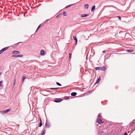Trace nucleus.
Segmentation results:
<instances>
[{"instance_id": "obj_1", "label": "nucleus", "mask_w": 135, "mask_h": 135, "mask_svg": "<svg viewBox=\"0 0 135 135\" xmlns=\"http://www.w3.org/2000/svg\"><path fill=\"white\" fill-rule=\"evenodd\" d=\"M96 70H101L103 71H104L106 69V68L105 66H103L102 67H97L95 68Z\"/></svg>"}, {"instance_id": "obj_2", "label": "nucleus", "mask_w": 135, "mask_h": 135, "mask_svg": "<svg viewBox=\"0 0 135 135\" xmlns=\"http://www.w3.org/2000/svg\"><path fill=\"white\" fill-rule=\"evenodd\" d=\"M63 99L61 98H56L54 101L56 102H59L62 101Z\"/></svg>"}, {"instance_id": "obj_3", "label": "nucleus", "mask_w": 135, "mask_h": 135, "mask_svg": "<svg viewBox=\"0 0 135 135\" xmlns=\"http://www.w3.org/2000/svg\"><path fill=\"white\" fill-rule=\"evenodd\" d=\"M97 122L100 124H102L104 123V122L102 121V120H101L99 118H98L97 119Z\"/></svg>"}, {"instance_id": "obj_4", "label": "nucleus", "mask_w": 135, "mask_h": 135, "mask_svg": "<svg viewBox=\"0 0 135 135\" xmlns=\"http://www.w3.org/2000/svg\"><path fill=\"white\" fill-rule=\"evenodd\" d=\"M8 48V47H6L2 49L0 51V53L1 54L4 51L7 50Z\"/></svg>"}, {"instance_id": "obj_5", "label": "nucleus", "mask_w": 135, "mask_h": 135, "mask_svg": "<svg viewBox=\"0 0 135 135\" xmlns=\"http://www.w3.org/2000/svg\"><path fill=\"white\" fill-rule=\"evenodd\" d=\"M134 124H135V119L131 123L129 124V126L130 127H132L134 126Z\"/></svg>"}, {"instance_id": "obj_6", "label": "nucleus", "mask_w": 135, "mask_h": 135, "mask_svg": "<svg viewBox=\"0 0 135 135\" xmlns=\"http://www.w3.org/2000/svg\"><path fill=\"white\" fill-rule=\"evenodd\" d=\"M20 53L19 51H17L16 50H14L12 52V54H17Z\"/></svg>"}, {"instance_id": "obj_7", "label": "nucleus", "mask_w": 135, "mask_h": 135, "mask_svg": "<svg viewBox=\"0 0 135 135\" xmlns=\"http://www.w3.org/2000/svg\"><path fill=\"white\" fill-rule=\"evenodd\" d=\"M41 55H44L45 54V51L43 50H41L40 51Z\"/></svg>"}, {"instance_id": "obj_8", "label": "nucleus", "mask_w": 135, "mask_h": 135, "mask_svg": "<svg viewBox=\"0 0 135 135\" xmlns=\"http://www.w3.org/2000/svg\"><path fill=\"white\" fill-rule=\"evenodd\" d=\"M45 125L48 128L49 127H50V124L47 122H46Z\"/></svg>"}, {"instance_id": "obj_9", "label": "nucleus", "mask_w": 135, "mask_h": 135, "mask_svg": "<svg viewBox=\"0 0 135 135\" xmlns=\"http://www.w3.org/2000/svg\"><path fill=\"white\" fill-rule=\"evenodd\" d=\"M77 94V93L76 92H73L71 93V95L72 96H75Z\"/></svg>"}, {"instance_id": "obj_10", "label": "nucleus", "mask_w": 135, "mask_h": 135, "mask_svg": "<svg viewBox=\"0 0 135 135\" xmlns=\"http://www.w3.org/2000/svg\"><path fill=\"white\" fill-rule=\"evenodd\" d=\"M89 14H83V15H81V17H86V16H89Z\"/></svg>"}, {"instance_id": "obj_11", "label": "nucleus", "mask_w": 135, "mask_h": 135, "mask_svg": "<svg viewBox=\"0 0 135 135\" xmlns=\"http://www.w3.org/2000/svg\"><path fill=\"white\" fill-rule=\"evenodd\" d=\"M100 77L98 78V79L97 80V81L95 83L96 84H97L98 83H99V81H100Z\"/></svg>"}, {"instance_id": "obj_12", "label": "nucleus", "mask_w": 135, "mask_h": 135, "mask_svg": "<svg viewBox=\"0 0 135 135\" xmlns=\"http://www.w3.org/2000/svg\"><path fill=\"white\" fill-rule=\"evenodd\" d=\"M26 77L25 76H24L22 77V83H23V82L24 81L25 79H26Z\"/></svg>"}, {"instance_id": "obj_13", "label": "nucleus", "mask_w": 135, "mask_h": 135, "mask_svg": "<svg viewBox=\"0 0 135 135\" xmlns=\"http://www.w3.org/2000/svg\"><path fill=\"white\" fill-rule=\"evenodd\" d=\"M41 24H40L39 26H38V27H37L36 31V32H37V31L41 27Z\"/></svg>"}, {"instance_id": "obj_14", "label": "nucleus", "mask_w": 135, "mask_h": 135, "mask_svg": "<svg viewBox=\"0 0 135 135\" xmlns=\"http://www.w3.org/2000/svg\"><path fill=\"white\" fill-rule=\"evenodd\" d=\"M95 9V5H94L92 6V8L91 9V11H93Z\"/></svg>"}, {"instance_id": "obj_15", "label": "nucleus", "mask_w": 135, "mask_h": 135, "mask_svg": "<svg viewBox=\"0 0 135 135\" xmlns=\"http://www.w3.org/2000/svg\"><path fill=\"white\" fill-rule=\"evenodd\" d=\"M126 51L128 52H132L133 51V50L132 49L130 50H127Z\"/></svg>"}, {"instance_id": "obj_16", "label": "nucleus", "mask_w": 135, "mask_h": 135, "mask_svg": "<svg viewBox=\"0 0 135 135\" xmlns=\"http://www.w3.org/2000/svg\"><path fill=\"white\" fill-rule=\"evenodd\" d=\"M73 38L75 40L76 42H77V40L76 37L73 36Z\"/></svg>"}, {"instance_id": "obj_17", "label": "nucleus", "mask_w": 135, "mask_h": 135, "mask_svg": "<svg viewBox=\"0 0 135 135\" xmlns=\"http://www.w3.org/2000/svg\"><path fill=\"white\" fill-rule=\"evenodd\" d=\"M88 4H85L84 5V7L85 8H86V9H88Z\"/></svg>"}, {"instance_id": "obj_18", "label": "nucleus", "mask_w": 135, "mask_h": 135, "mask_svg": "<svg viewBox=\"0 0 135 135\" xmlns=\"http://www.w3.org/2000/svg\"><path fill=\"white\" fill-rule=\"evenodd\" d=\"M45 130H44L43 132H42V133H41V135H44L45 133Z\"/></svg>"}, {"instance_id": "obj_19", "label": "nucleus", "mask_w": 135, "mask_h": 135, "mask_svg": "<svg viewBox=\"0 0 135 135\" xmlns=\"http://www.w3.org/2000/svg\"><path fill=\"white\" fill-rule=\"evenodd\" d=\"M17 57H22L23 56L22 55H19L16 56Z\"/></svg>"}, {"instance_id": "obj_20", "label": "nucleus", "mask_w": 135, "mask_h": 135, "mask_svg": "<svg viewBox=\"0 0 135 135\" xmlns=\"http://www.w3.org/2000/svg\"><path fill=\"white\" fill-rule=\"evenodd\" d=\"M65 99V100H67L69 99V97H64Z\"/></svg>"}, {"instance_id": "obj_21", "label": "nucleus", "mask_w": 135, "mask_h": 135, "mask_svg": "<svg viewBox=\"0 0 135 135\" xmlns=\"http://www.w3.org/2000/svg\"><path fill=\"white\" fill-rule=\"evenodd\" d=\"M63 14L64 16H66V12H64L63 13Z\"/></svg>"}, {"instance_id": "obj_22", "label": "nucleus", "mask_w": 135, "mask_h": 135, "mask_svg": "<svg viewBox=\"0 0 135 135\" xmlns=\"http://www.w3.org/2000/svg\"><path fill=\"white\" fill-rule=\"evenodd\" d=\"M61 14H59L58 15H57L56 16V17L57 18H58L60 17V16H61Z\"/></svg>"}, {"instance_id": "obj_23", "label": "nucleus", "mask_w": 135, "mask_h": 135, "mask_svg": "<svg viewBox=\"0 0 135 135\" xmlns=\"http://www.w3.org/2000/svg\"><path fill=\"white\" fill-rule=\"evenodd\" d=\"M72 5L70 4V5H69L67 6H66L65 7V8H68L69 7H70V6H71Z\"/></svg>"}, {"instance_id": "obj_24", "label": "nucleus", "mask_w": 135, "mask_h": 135, "mask_svg": "<svg viewBox=\"0 0 135 135\" xmlns=\"http://www.w3.org/2000/svg\"><path fill=\"white\" fill-rule=\"evenodd\" d=\"M56 84L57 85L59 86H60L61 85L60 83L58 82H56Z\"/></svg>"}, {"instance_id": "obj_25", "label": "nucleus", "mask_w": 135, "mask_h": 135, "mask_svg": "<svg viewBox=\"0 0 135 135\" xmlns=\"http://www.w3.org/2000/svg\"><path fill=\"white\" fill-rule=\"evenodd\" d=\"M42 122H40V124L39 125V127H41V126H42Z\"/></svg>"}, {"instance_id": "obj_26", "label": "nucleus", "mask_w": 135, "mask_h": 135, "mask_svg": "<svg viewBox=\"0 0 135 135\" xmlns=\"http://www.w3.org/2000/svg\"><path fill=\"white\" fill-rule=\"evenodd\" d=\"M69 59H70L71 57V53H69Z\"/></svg>"}, {"instance_id": "obj_27", "label": "nucleus", "mask_w": 135, "mask_h": 135, "mask_svg": "<svg viewBox=\"0 0 135 135\" xmlns=\"http://www.w3.org/2000/svg\"><path fill=\"white\" fill-rule=\"evenodd\" d=\"M101 117V115L100 114H99L98 115V117L99 118H99Z\"/></svg>"}, {"instance_id": "obj_28", "label": "nucleus", "mask_w": 135, "mask_h": 135, "mask_svg": "<svg viewBox=\"0 0 135 135\" xmlns=\"http://www.w3.org/2000/svg\"><path fill=\"white\" fill-rule=\"evenodd\" d=\"M10 109H7L6 110V113H7V112H9V111H10Z\"/></svg>"}, {"instance_id": "obj_29", "label": "nucleus", "mask_w": 135, "mask_h": 135, "mask_svg": "<svg viewBox=\"0 0 135 135\" xmlns=\"http://www.w3.org/2000/svg\"><path fill=\"white\" fill-rule=\"evenodd\" d=\"M2 112H3V113H6V110H3L2 111Z\"/></svg>"}, {"instance_id": "obj_30", "label": "nucleus", "mask_w": 135, "mask_h": 135, "mask_svg": "<svg viewBox=\"0 0 135 135\" xmlns=\"http://www.w3.org/2000/svg\"><path fill=\"white\" fill-rule=\"evenodd\" d=\"M16 56L17 55H13L12 56V57H17Z\"/></svg>"}, {"instance_id": "obj_31", "label": "nucleus", "mask_w": 135, "mask_h": 135, "mask_svg": "<svg viewBox=\"0 0 135 135\" xmlns=\"http://www.w3.org/2000/svg\"><path fill=\"white\" fill-rule=\"evenodd\" d=\"M15 82H16V80L15 79L14 80V83H13V85H14L15 83Z\"/></svg>"}, {"instance_id": "obj_32", "label": "nucleus", "mask_w": 135, "mask_h": 135, "mask_svg": "<svg viewBox=\"0 0 135 135\" xmlns=\"http://www.w3.org/2000/svg\"><path fill=\"white\" fill-rule=\"evenodd\" d=\"M56 88H51V89H56Z\"/></svg>"}, {"instance_id": "obj_33", "label": "nucleus", "mask_w": 135, "mask_h": 135, "mask_svg": "<svg viewBox=\"0 0 135 135\" xmlns=\"http://www.w3.org/2000/svg\"><path fill=\"white\" fill-rule=\"evenodd\" d=\"M127 133L125 132L124 133V135H127Z\"/></svg>"}, {"instance_id": "obj_34", "label": "nucleus", "mask_w": 135, "mask_h": 135, "mask_svg": "<svg viewBox=\"0 0 135 135\" xmlns=\"http://www.w3.org/2000/svg\"><path fill=\"white\" fill-rule=\"evenodd\" d=\"M117 17L119 18V19L120 20L121 19V18H120V17L119 16H117Z\"/></svg>"}, {"instance_id": "obj_35", "label": "nucleus", "mask_w": 135, "mask_h": 135, "mask_svg": "<svg viewBox=\"0 0 135 135\" xmlns=\"http://www.w3.org/2000/svg\"><path fill=\"white\" fill-rule=\"evenodd\" d=\"M2 83V81H0V84H1Z\"/></svg>"}, {"instance_id": "obj_36", "label": "nucleus", "mask_w": 135, "mask_h": 135, "mask_svg": "<svg viewBox=\"0 0 135 135\" xmlns=\"http://www.w3.org/2000/svg\"><path fill=\"white\" fill-rule=\"evenodd\" d=\"M40 122H42L41 119V118H40Z\"/></svg>"}, {"instance_id": "obj_37", "label": "nucleus", "mask_w": 135, "mask_h": 135, "mask_svg": "<svg viewBox=\"0 0 135 135\" xmlns=\"http://www.w3.org/2000/svg\"><path fill=\"white\" fill-rule=\"evenodd\" d=\"M48 20H49V19H47V20H46L45 21V22H46V21H47Z\"/></svg>"}, {"instance_id": "obj_38", "label": "nucleus", "mask_w": 135, "mask_h": 135, "mask_svg": "<svg viewBox=\"0 0 135 135\" xmlns=\"http://www.w3.org/2000/svg\"><path fill=\"white\" fill-rule=\"evenodd\" d=\"M105 52V51H103V53H104Z\"/></svg>"}, {"instance_id": "obj_39", "label": "nucleus", "mask_w": 135, "mask_h": 135, "mask_svg": "<svg viewBox=\"0 0 135 135\" xmlns=\"http://www.w3.org/2000/svg\"><path fill=\"white\" fill-rule=\"evenodd\" d=\"M1 73H0V76L1 75Z\"/></svg>"}, {"instance_id": "obj_40", "label": "nucleus", "mask_w": 135, "mask_h": 135, "mask_svg": "<svg viewBox=\"0 0 135 135\" xmlns=\"http://www.w3.org/2000/svg\"><path fill=\"white\" fill-rule=\"evenodd\" d=\"M77 42H76L75 43V44H76V43H77Z\"/></svg>"}, {"instance_id": "obj_41", "label": "nucleus", "mask_w": 135, "mask_h": 135, "mask_svg": "<svg viewBox=\"0 0 135 135\" xmlns=\"http://www.w3.org/2000/svg\"><path fill=\"white\" fill-rule=\"evenodd\" d=\"M1 85V84H0V86Z\"/></svg>"}, {"instance_id": "obj_42", "label": "nucleus", "mask_w": 135, "mask_h": 135, "mask_svg": "<svg viewBox=\"0 0 135 135\" xmlns=\"http://www.w3.org/2000/svg\"><path fill=\"white\" fill-rule=\"evenodd\" d=\"M20 42H18V44L19 43H20Z\"/></svg>"}, {"instance_id": "obj_43", "label": "nucleus", "mask_w": 135, "mask_h": 135, "mask_svg": "<svg viewBox=\"0 0 135 135\" xmlns=\"http://www.w3.org/2000/svg\"><path fill=\"white\" fill-rule=\"evenodd\" d=\"M1 54L0 53V54Z\"/></svg>"}]
</instances>
